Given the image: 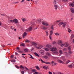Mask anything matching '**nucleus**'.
<instances>
[{
	"label": "nucleus",
	"instance_id": "f257e3e1",
	"mask_svg": "<svg viewBox=\"0 0 74 74\" xmlns=\"http://www.w3.org/2000/svg\"><path fill=\"white\" fill-rule=\"evenodd\" d=\"M46 47H48L50 48V51L52 52L56 51V47H52L51 45H47L46 46Z\"/></svg>",
	"mask_w": 74,
	"mask_h": 74
},
{
	"label": "nucleus",
	"instance_id": "f03ea898",
	"mask_svg": "<svg viewBox=\"0 0 74 74\" xmlns=\"http://www.w3.org/2000/svg\"><path fill=\"white\" fill-rule=\"evenodd\" d=\"M42 23L43 25H44L45 26H48L49 25V23L47 22L46 21H42Z\"/></svg>",
	"mask_w": 74,
	"mask_h": 74
},
{
	"label": "nucleus",
	"instance_id": "7ed1b4c3",
	"mask_svg": "<svg viewBox=\"0 0 74 74\" xmlns=\"http://www.w3.org/2000/svg\"><path fill=\"white\" fill-rule=\"evenodd\" d=\"M52 34H53V31L51 30L50 32V35H49V38L51 40H52Z\"/></svg>",
	"mask_w": 74,
	"mask_h": 74
},
{
	"label": "nucleus",
	"instance_id": "20e7f679",
	"mask_svg": "<svg viewBox=\"0 0 74 74\" xmlns=\"http://www.w3.org/2000/svg\"><path fill=\"white\" fill-rule=\"evenodd\" d=\"M32 27H29L28 28L26 29L25 31L26 32H30L32 30Z\"/></svg>",
	"mask_w": 74,
	"mask_h": 74
},
{
	"label": "nucleus",
	"instance_id": "39448f33",
	"mask_svg": "<svg viewBox=\"0 0 74 74\" xmlns=\"http://www.w3.org/2000/svg\"><path fill=\"white\" fill-rule=\"evenodd\" d=\"M41 29H43V30H47V27H45V26H41Z\"/></svg>",
	"mask_w": 74,
	"mask_h": 74
},
{
	"label": "nucleus",
	"instance_id": "423d86ee",
	"mask_svg": "<svg viewBox=\"0 0 74 74\" xmlns=\"http://www.w3.org/2000/svg\"><path fill=\"white\" fill-rule=\"evenodd\" d=\"M31 44H32L33 45H34V46H36V45H37V43L35 42H32L31 43Z\"/></svg>",
	"mask_w": 74,
	"mask_h": 74
},
{
	"label": "nucleus",
	"instance_id": "0eeeda50",
	"mask_svg": "<svg viewBox=\"0 0 74 74\" xmlns=\"http://www.w3.org/2000/svg\"><path fill=\"white\" fill-rule=\"evenodd\" d=\"M58 63H62V64H64V63L63 61H62L61 60H58Z\"/></svg>",
	"mask_w": 74,
	"mask_h": 74
},
{
	"label": "nucleus",
	"instance_id": "6e6552de",
	"mask_svg": "<svg viewBox=\"0 0 74 74\" xmlns=\"http://www.w3.org/2000/svg\"><path fill=\"white\" fill-rule=\"evenodd\" d=\"M64 45L65 47H67L69 46V43L67 42H66L64 44Z\"/></svg>",
	"mask_w": 74,
	"mask_h": 74
},
{
	"label": "nucleus",
	"instance_id": "1a4fd4ad",
	"mask_svg": "<svg viewBox=\"0 0 74 74\" xmlns=\"http://www.w3.org/2000/svg\"><path fill=\"white\" fill-rule=\"evenodd\" d=\"M14 22L15 23H18V20L16 19H14Z\"/></svg>",
	"mask_w": 74,
	"mask_h": 74
},
{
	"label": "nucleus",
	"instance_id": "9d476101",
	"mask_svg": "<svg viewBox=\"0 0 74 74\" xmlns=\"http://www.w3.org/2000/svg\"><path fill=\"white\" fill-rule=\"evenodd\" d=\"M74 66V64H71L68 66V67L69 68H71L72 66Z\"/></svg>",
	"mask_w": 74,
	"mask_h": 74
},
{
	"label": "nucleus",
	"instance_id": "9b49d317",
	"mask_svg": "<svg viewBox=\"0 0 74 74\" xmlns=\"http://www.w3.org/2000/svg\"><path fill=\"white\" fill-rule=\"evenodd\" d=\"M27 35V33L26 32H24L23 34V38H24L25 36H26Z\"/></svg>",
	"mask_w": 74,
	"mask_h": 74
},
{
	"label": "nucleus",
	"instance_id": "f8f14e48",
	"mask_svg": "<svg viewBox=\"0 0 74 74\" xmlns=\"http://www.w3.org/2000/svg\"><path fill=\"white\" fill-rule=\"evenodd\" d=\"M62 43V41L59 40L58 42V45H61Z\"/></svg>",
	"mask_w": 74,
	"mask_h": 74
},
{
	"label": "nucleus",
	"instance_id": "ddd939ff",
	"mask_svg": "<svg viewBox=\"0 0 74 74\" xmlns=\"http://www.w3.org/2000/svg\"><path fill=\"white\" fill-rule=\"evenodd\" d=\"M54 6L55 7V10H57L58 9V5H54Z\"/></svg>",
	"mask_w": 74,
	"mask_h": 74
},
{
	"label": "nucleus",
	"instance_id": "4468645a",
	"mask_svg": "<svg viewBox=\"0 0 74 74\" xmlns=\"http://www.w3.org/2000/svg\"><path fill=\"white\" fill-rule=\"evenodd\" d=\"M63 23V22H62L58 24L59 26L60 27L61 25H62Z\"/></svg>",
	"mask_w": 74,
	"mask_h": 74
},
{
	"label": "nucleus",
	"instance_id": "2eb2a0df",
	"mask_svg": "<svg viewBox=\"0 0 74 74\" xmlns=\"http://www.w3.org/2000/svg\"><path fill=\"white\" fill-rule=\"evenodd\" d=\"M69 5L70 6H71V7H74V4L73 3H70Z\"/></svg>",
	"mask_w": 74,
	"mask_h": 74
},
{
	"label": "nucleus",
	"instance_id": "dca6fc26",
	"mask_svg": "<svg viewBox=\"0 0 74 74\" xmlns=\"http://www.w3.org/2000/svg\"><path fill=\"white\" fill-rule=\"evenodd\" d=\"M66 24H67L66 23H63L62 24V25H63L62 26L63 27H65V26H66Z\"/></svg>",
	"mask_w": 74,
	"mask_h": 74
},
{
	"label": "nucleus",
	"instance_id": "f3484780",
	"mask_svg": "<svg viewBox=\"0 0 74 74\" xmlns=\"http://www.w3.org/2000/svg\"><path fill=\"white\" fill-rule=\"evenodd\" d=\"M71 10L72 13H74V10L73 8H71Z\"/></svg>",
	"mask_w": 74,
	"mask_h": 74
},
{
	"label": "nucleus",
	"instance_id": "a211bd4d",
	"mask_svg": "<svg viewBox=\"0 0 74 74\" xmlns=\"http://www.w3.org/2000/svg\"><path fill=\"white\" fill-rule=\"evenodd\" d=\"M34 54V55L36 56H38V57H39L40 56L38 55V54H37V53H35Z\"/></svg>",
	"mask_w": 74,
	"mask_h": 74
},
{
	"label": "nucleus",
	"instance_id": "6ab92c4d",
	"mask_svg": "<svg viewBox=\"0 0 74 74\" xmlns=\"http://www.w3.org/2000/svg\"><path fill=\"white\" fill-rule=\"evenodd\" d=\"M59 52L60 54L62 55L63 54V51L61 50H60L59 51Z\"/></svg>",
	"mask_w": 74,
	"mask_h": 74
},
{
	"label": "nucleus",
	"instance_id": "aec40b11",
	"mask_svg": "<svg viewBox=\"0 0 74 74\" xmlns=\"http://www.w3.org/2000/svg\"><path fill=\"white\" fill-rule=\"evenodd\" d=\"M47 55L49 56H51V54L49 53H46Z\"/></svg>",
	"mask_w": 74,
	"mask_h": 74
},
{
	"label": "nucleus",
	"instance_id": "412c9836",
	"mask_svg": "<svg viewBox=\"0 0 74 74\" xmlns=\"http://www.w3.org/2000/svg\"><path fill=\"white\" fill-rule=\"evenodd\" d=\"M43 57L44 58H45V59H48V56H43Z\"/></svg>",
	"mask_w": 74,
	"mask_h": 74
},
{
	"label": "nucleus",
	"instance_id": "4be33fe9",
	"mask_svg": "<svg viewBox=\"0 0 74 74\" xmlns=\"http://www.w3.org/2000/svg\"><path fill=\"white\" fill-rule=\"evenodd\" d=\"M36 69H37V70H40V68H39V67H38V66H36Z\"/></svg>",
	"mask_w": 74,
	"mask_h": 74
},
{
	"label": "nucleus",
	"instance_id": "5701e85b",
	"mask_svg": "<svg viewBox=\"0 0 74 74\" xmlns=\"http://www.w3.org/2000/svg\"><path fill=\"white\" fill-rule=\"evenodd\" d=\"M54 53L56 55H58V51H55L54 52Z\"/></svg>",
	"mask_w": 74,
	"mask_h": 74
},
{
	"label": "nucleus",
	"instance_id": "b1692460",
	"mask_svg": "<svg viewBox=\"0 0 74 74\" xmlns=\"http://www.w3.org/2000/svg\"><path fill=\"white\" fill-rule=\"evenodd\" d=\"M22 20L23 21V22H25V21H26V18H22Z\"/></svg>",
	"mask_w": 74,
	"mask_h": 74
},
{
	"label": "nucleus",
	"instance_id": "393cba45",
	"mask_svg": "<svg viewBox=\"0 0 74 74\" xmlns=\"http://www.w3.org/2000/svg\"><path fill=\"white\" fill-rule=\"evenodd\" d=\"M57 1V0H54V2H53V4H56V1Z\"/></svg>",
	"mask_w": 74,
	"mask_h": 74
},
{
	"label": "nucleus",
	"instance_id": "a878e982",
	"mask_svg": "<svg viewBox=\"0 0 74 74\" xmlns=\"http://www.w3.org/2000/svg\"><path fill=\"white\" fill-rule=\"evenodd\" d=\"M55 35H56V36H59V34L58 33V32L55 33Z\"/></svg>",
	"mask_w": 74,
	"mask_h": 74
},
{
	"label": "nucleus",
	"instance_id": "bb28decb",
	"mask_svg": "<svg viewBox=\"0 0 74 74\" xmlns=\"http://www.w3.org/2000/svg\"><path fill=\"white\" fill-rule=\"evenodd\" d=\"M20 68L21 69H25V67H23L22 65H21L20 66Z\"/></svg>",
	"mask_w": 74,
	"mask_h": 74
},
{
	"label": "nucleus",
	"instance_id": "cd10ccee",
	"mask_svg": "<svg viewBox=\"0 0 74 74\" xmlns=\"http://www.w3.org/2000/svg\"><path fill=\"white\" fill-rule=\"evenodd\" d=\"M51 29H52V30H53L54 29L53 28V25H52L51 27Z\"/></svg>",
	"mask_w": 74,
	"mask_h": 74
},
{
	"label": "nucleus",
	"instance_id": "c85d7f7f",
	"mask_svg": "<svg viewBox=\"0 0 74 74\" xmlns=\"http://www.w3.org/2000/svg\"><path fill=\"white\" fill-rule=\"evenodd\" d=\"M68 32H69V33H70L71 32H72V30H71L69 28H68Z\"/></svg>",
	"mask_w": 74,
	"mask_h": 74
},
{
	"label": "nucleus",
	"instance_id": "c756f323",
	"mask_svg": "<svg viewBox=\"0 0 74 74\" xmlns=\"http://www.w3.org/2000/svg\"><path fill=\"white\" fill-rule=\"evenodd\" d=\"M46 36H48V32L47 31H46Z\"/></svg>",
	"mask_w": 74,
	"mask_h": 74
},
{
	"label": "nucleus",
	"instance_id": "7c9ffc66",
	"mask_svg": "<svg viewBox=\"0 0 74 74\" xmlns=\"http://www.w3.org/2000/svg\"><path fill=\"white\" fill-rule=\"evenodd\" d=\"M13 27L12 26H11L10 27V29L12 30H14V28H15L14 27Z\"/></svg>",
	"mask_w": 74,
	"mask_h": 74
},
{
	"label": "nucleus",
	"instance_id": "2f4dec72",
	"mask_svg": "<svg viewBox=\"0 0 74 74\" xmlns=\"http://www.w3.org/2000/svg\"><path fill=\"white\" fill-rule=\"evenodd\" d=\"M43 68L45 69H46V70H47L48 69V67L45 66H43Z\"/></svg>",
	"mask_w": 74,
	"mask_h": 74
},
{
	"label": "nucleus",
	"instance_id": "473e14b6",
	"mask_svg": "<svg viewBox=\"0 0 74 74\" xmlns=\"http://www.w3.org/2000/svg\"><path fill=\"white\" fill-rule=\"evenodd\" d=\"M43 63H45L46 64H50V62H45Z\"/></svg>",
	"mask_w": 74,
	"mask_h": 74
},
{
	"label": "nucleus",
	"instance_id": "72a5a7b5",
	"mask_svg": "<svg viewBox=\"0 0 74 74\" xmlns=\"http://www.w3.org/2000/svg\"><path fill=\"white\" fill-rule=\"evenodd\" d=\"M25 46V44L23 43H22V44H21V45H20V46Z\"/></svg>",
	"mask_w": 74,
	"mask_h": 74
},
{
	"label": "nucleus",
	"instance_id": "f704fd0d",
	"mask_svg": "<svg viewBox=\"0 0 74 74\" xmlns=\"http://www.w3.org/2000/svg\"><path fill=\"white\" fill-rule=\"evenodd\" d=\"M70 61L69 60H67L66 61V64H68L69 63H70Z\"/></svg>",
	"mask_w": 74,
	"mask_h": 74
},
{
	"label": "nucleus",
	"instance_id": "c9c22d12",
	"mask_svg": "<svg viewBox=\"0 0 74 74\" xmlns=\"http://www.w3.org/2000/svg\"><path fill=\"white\" fill-rule=\"evenodd\" d=\"M25 42H30V41L29 40H26Z\"/></svg>",
	"mask_w": 74,
	"mask_h": 74
},
{
	"label": "nucleus",
	"instance_id": "e433bc0d",
	"mask_svg": "<svg viewBox=\"0 0 74 74\" xmlns=\"http://www.w3.org/2000/svg\"><path fill=\"white\" fill-rule=\"evenodd\" d=\"M40 53H42L43 52H44V50H40Z\"/></svg>",
	"mask_w": 74,
	"mask_h": 74
},
{
	"label": "nucleus",
	"instance_id": "4c0bfd02",
	"mask_svg": "<svg viewBox=\"0 0 74 74\" xmlns=\"http://www.w3.org/2000/svg\"><path fill=\"white\" fill-rule=\"evenodd\" d=\"M45 49V51H49V49L47 48H46Z\"/></svg>",
	"mask_w": 74,
	"mask_h": 74
},
{
	"label": "nucleus",
	"instance_id": "58836bf2",
	"mask_svg": "<svg viewBox=\"0 0 74 74\" xmlns=\"http://www.w3.org/2000/svg\"><path fill=\"white\" fill-rule=\"evenodd\" d=\"M74 35L73 34H72L71 36V38H74Z\"/></svg>",
	"mask_w": 74,
	"mask_h": 74
},
{
	"label": "nucleus",
	"instance_id": "ea45409f",
	"mask_svg": "<svg viewBox=\"0 0 74 74\" xmlns=\"http://www.w3.org/2000/svg\"><path fill=\"white\" fill-rule=\"evenodd\" d=\"M28 51V49H24V51H25V52H27Z\"/></svg>",
	"mask_w": 74,
	"mask_h": 74
},
{
	"label": "nucleus",
	"instance_id": "a19ab883",
	"mask_svg": "<svg viewBox=\"0 0 74 74\" xmlns=\"http://www.w3.org/2000/svg\"><path fill=\"white\" fill-rule=\"evenodd\" d=\"M60 45L61 47H63V46H64V44L61 43Z\"/></svg>",
	"mask_w": 74,
	"mask_h": 74
},
{
	"label": "nucleus",
	"instance_id": "79ce46f5",
	"mask_svg": "<svg viewBox=\"0 0 74 74\" xmlns=\"http://www.w3.org/2000/svg\"><path fill=\"white\" fill-rule=\"evenodd\" d=\"M63 51H67V49L66 48H65L63 49Z\"/></svg>",
	"mask_w": 74,
	"mask_h": 74
},
{
	"label": "nucleus",
	"instance_id": "37998d69",
	"mask_svg": "<svg viewBox=\"0 0 74 74\" xmlns=\"http://www.w3.org/2000/svg\"><path fill=\"white\" fill-rule=\"evenodd\" d=\"M16 67L17 68V69H19V67L17 65H16Z\"/></svg>",
	"mask_w": 74,
	"mask_h": 74
},
{
	"label": "nucleus",
	"instance_id": "c03bdc74",
	"mask_svg": "<svg viewBox=\"0 0 74 74\" xmlns=\"http://www.w3.org/2000/svg\"><path fill=\"white\" fill-rule=\"evenodd\" d=\"M29 58H30L31 59H34V58L33 57V56H31V57H29Z\"/></svg>",
	"mask_w": 74,
	"mask_h": 74
},
{
	"label": "nucleus",
	"instance_id": "a18cd8bd",
	"mask_svg": "<svg viewBox=\"0 0 74 74\" xmlns=\"http://www.w3.org/2000/svg\"><path fill=\"white\" fill-rule=\"evenodd\" d=\"M10 22H14V20H10Z\"/></svg>",
	"mask_w": 74,
	"mask_h": 74
},
{
	"label": "nucleus",
	"instance_id": "49530a36",
	"mask_svg": "<svg viewBox=\"0 0 74 74\" xmlns=\"http://www.w3.org/2000/svg\"><path fill=\"white\" fill-rule=\"evenodd\" d=\"M32 71L33 72H36V70L35 69H32Z\"/></svg>",
	"mask_w": 74,
	"mask_h": 74
},
{
	"label": "nucleus",
	"instance_id": "de8ad7c7",
	"mask_svg": "<svg viewBox=\"0 0 74 74\" xmlns=\"http://www.w3.org/2000/svg\"><path fill=\"white\" fill-rule=\"evenodd\" d=\"M21 73L22 74H24V71H21Z\"/></svg>",
	"mask_w": 74,
	"mask_h": 74
},
{
	"label": "nucleus",
	"instance_id": "09e8293b",
	"mask_svg": "<svg viewBox=\"0 0 74 74\" xmlns=\"http://www.w3.org/2000/svg\"><path fill=\"white\" fill-rule=\"evenodd\" d=\"M36 48H37V49H40V47H36Z\"/></svg>",
	"mask_w": 74,
	"mask_h": 74
},
{
	"label": "nucleus",
	"instance_id": "8fccbe9b",
	"mask_svg": "<svg viewBox=\"0 0 74 74\" xmlns=\"http://www.w3.org/2000/svg\"><path fill=\"white\" fill-rule=\"evenodd\" d=\"M40 60H41V62H42V63H44V62H44V61L42 60V59H40Z\"/></svg>",
	"mask_w": 74,
	"mask_h": 74
},
{
	"label": "nucleus",
	"instance_id": "3c124183",
	"mask_svg": "<svg viewBox=\"0 0 74 74\" xmlns=\"http://www.w3.org/2000/svg\"><path fill=\"white\" fill-rule=\"evenodd\" d=\"M64 54L65 55H67L68 54L67 53V52H65Z\"/></svg>",
	"mask_w": 74,
	"mask_h": 74
},
{
	"label": "nucleus",
	"instance_id": "603ef678",
	"mask_svg": "<svg viewBox=\"0 0 74 74\" xmlns=\"http://www.w3.org/2000/svg\"><path fill=\"white\" fill-rule=\"evenodd\" d=\"M68 49L69 50V51H70V50L71 49V48H70V47H69Z\"/></svg>",
	"mask_w": 74,
	"mask_h": 74
},
{
	"label": "nucleus",
	"instance_id": "864d4df0",
	"mask_svg": "<svg viewBox=\"0 0 74 74\" xmlns=\"http://www.w3.org/2000/svg\"><path fill=\"white\" fill-rule=\"evenodd\" d=\"M1 15H2V16H5V14H1Z\"/></svg>",
	"mask_w": 74,
	"mask_h": 74
},
{
	"label": "nucleus",
	"instance_id": "5fc2aeb1",
	"mask_svg": "<svg viewBox=\"0 0 74 74\" xmlns=\"http://www.w3.org/2000/svg\"><path fill=\"white\" fill-rule=\"evenodd\" d=\"M69 52L70 54H71V53H72V51H69Z\"/></svg>",
	"mask_w": 74,
	"mask_h": 74
},
{
	"label": "nucleus",
	"instance_id": "6e6d98bb",
	"mask_svg": "<svg viewBox=\"0 0 74 74\" xmlns=\"http://www.w3.org/2000/svg\"><path fill=\"white\" fill-rule=\"evenodd\" d=\"M25 69H26V70H29V69H28V68L26 67L25 66Z\"/></svg>",
	"mask_w": 74,
	"mask_h": 74
},
{
	"label": "nucleus",
	"instance_id": "4d7b16f0",
	"mask_svg": "<svg viewBox=\"0 0 74 74\" xmlns=\"http://www.w3.org/2000/svg\"><path fill=\"white\" fill-rule=\"evenodd\" d=\"M51 64H53V63H55V62H54L53 61H52L51 62Z\"/></svg>",
	"mask_w": 74,
	"mask_h": 74
},
{
	"label": "nucleus",
	"instance_id": "13d9d810",
	"mask_svg": "<svg viewBox=\"0 0 74 74\" xmlns=\"http://www.w3.org/2000/svg\"><path fill=\"white\" fill-rule=\"evenodd\" d=\"M15 4H18V3H19V2H16L14 3Z\"/></svg>",
	"mask_w": 74,
	"mask_h": 74
},
{
	"label": "nucleus",
	"instance_id": "bf43d9fd",
	"mask_svg": "<svg viewBox=\"0 0 74 74\" xmlns=\"http://www.w3.org/2000/svg\"><path fill=\"white\" fill-rule=\"evenodd\" d=\"M58 74H63V73H61L60 72H58Z\"/></svg>",
	"mask_w": 74,
	"mask_h": 74
},
{
	"label": "nucleus",
	"instance_id": "052dcab7",
	"mask_svg": "<svg viewBox=\"0 0 74 74\" xmlns=\"http://www.w3.org/2000/svg\"><path fill=\"white\" fill-rule=\"evenodd\" d=\"M40 53L41 54V55H44V52H43V53Z\"/></svg>",
	"mask_w": 74,
	"mask_h": 74
},
{
	"label": "nucleus",
	"instance_id": "680f3d73",
	"mask_svg": "<svg viewBox=\"0 0 74 74\" xmlns=\"http://www.w3.org/2000/svg\"><path fill=\"white\" fill-rule=\"evenodd\" d=\"M60 20H58V21H56V22H58V23H59V22H60Z\"/></svg>",
	"mask_w": 74,
	"mask_h": 74
},
{
	"label": "nucleus",
	"instance_id": "e2e57ef3",
	"mask_svg": "<svg viewBox=\"0 0 74 74\" xmlns=\"http://www.w3.org/2000/svg\"><path fill=\"white\" fill-rule=\"evenodd\" d=\"M38 21L39 22H41V19L38 20Z\"/></svg>",
	"mask_w": 74,
	"mask_h": 74
},
{
	"label": "nucleus",
	"instance_id": "0e129e2a",
	"mask_svg": "<svg viewBox=\"0 0 74 74\" xmlns=\"http://www.w3.org/2000/svg\"><path fill=\"white\" fill-rule=\"evenodd\" d=\"M11 58H14V55H12L11 56Z\"/></svg>",
	"mask_w": 74,
	"mask_h": 74
},
{
	"label": "nucleus",
	"instance_id": "69168bd1",
	"mask_svg": "<svg viewBox=\"0 0 74 74\" xmlns=\"http://www.w3.org/2000/svg\"><path fill=\"white\" fill-rule=\"evenodd\" d=\"M49 74H52V73L51 72H49Z\"/></svg>",
	"mask_w": 74,
	"mask_h": 74
},
{
	"label": "nucleus",
	"instance_id": "338daca9",
	"mask_svg": "<svg viewBox=\"0 0 74 74\" xmlns=\"http://www.w3.org/2000/svg\"><path fill=\"white\" fill-rule=\"evenodd\" d=\"M53 44H56V42H53Z\"/></svg>",
	"mask_w": 74,
	"mask_h": 74
},
{
	"label": "nucleus",
	"instance_id": "774afa93",
	"mask_svg": "<svg viewBox=\"0 0 74 74\" xmlns=\"http://www.w3.org/2000/svg\"><path fill=\"white\" fill-rule=\"evenodd\" d=\"M12 62H15V61L14 60H13L12 61Z\"/></svg>",
	"mask_w": 74,
	"mask_h": 74
}]
</instances>
